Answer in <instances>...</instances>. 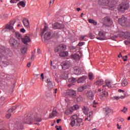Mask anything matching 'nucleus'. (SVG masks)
<instances>
[{
    "label": "nucleus",
    "mask_w": 130,
    "mask_h": 130,
    "mask_svg": "<svg viewBox=\"0 0 130 130\" xmlns=\"http://www.w3.org/2000/svg\"><path fill=\"white\" fill-rule=\"evenodd\" d=\"M67 50V46L63 44H61L54 48V52H57L61 57L68 56L69 53L67 51H64Z\"/></svg>",
    "instance_id": "nucleus-1"
},
{
    "label": "nucleus",
    "mask_w": 130,
    "mask_h": 130,
    "mask_svg": "<svg viewBox=\"0 0 130 130\" xmlns=\"http://www.w3.org/2000/svg\"><path fill=\"white\" fill-rule=\"evenodd\" d=\"M15 37L18 39V40H20V39H21V41L22 43L24 44H25V45L28 46L29 42H31V39H30V37L28 36H25L23 38H22V35L20 34V32L16 31L15 33Z\"/></svg>",
    "instance_id": "nucleus-2"
},
{
    "label": "nucleus",
    "mask_w": 130,
    "mask_h": 130,
    "mask_svg": "<svg viewBox=\"0 0 130 130\" xmlns=\"http://www.w3.org/2000/svg\"><path fill=\"white\" fill-rule=\"evenodd\" d=\"M117 9L119 13H124L126 10L129 9V4L125 2H122L120 4Z\"/></svg>",
    "instance_id": "nucleus-3"
},
{
    "label": "nucleus",
    "mask_w": 130,
    "mask_h": 130,
    "mask_svg": "<svg viewBox=\"0 0 130 130\" xmlns=\"http://www.w3.org/2000/svg\"><path fill=\"white\" fill-rule=\"evenodd\" d=\"M9 52V49H6L3 46H0V57L6 56Z\"/></svg>",
    "instance_id": "nucleus-4"
},
{
    "label": "nucleus",
    "mask_w": 130,
    "mask_h": 130,
    "mask_svg": "<svg viewBox=\"0 0 130 130\" xmlns=\"http://www.w3.org/2000/svg\"><path fill=\"white\" fill-rule=\"evenodd\" d=\"M71 66V62L70 61H64L61 63V66L62 70H68Z\"/></svg>",
    "instance_id": "nucleus-5"
},
{
    "label": "nucleus",
    "mask_w": 130,
    "mask_h": 130,
    "mask_svg": "<svg viewBox=\"0 0 130 130\" xmlns=\"http://www.w3.org/2000/svg\"><path fill=\"white\" fill-rule=\"evenodd\" d=\"M102 21L103 22V25L106 26V27H109V23H110V21H111V19L109 17H105V18H103Z\"/></svg>",
    "instance_id": "nucleus-6"
},
{
    "label": "nucleus",
    "mask_w": 130,
    "mask_h": 130,
    "mask_svg": "<svg viewBox=\"0 0 130 130\" xmlns=\"http://www.w3.org/2000/svg\"><path fill=\"white\" fill-rule=\"evenodd\" d=\"M52 28L56 30V29H63L64 28V25L56 22L52 24Z\"/></svg>",
    "instance_id": "nucleus-7"
},
{
    "label": "nucleus",
    "mask_w": 130,
    "mask_h": 130,
    "mask_svg": "<svg viewBox=\"0 0 130 130\" xmlns=\"http://www.w3.org/2000/svg\"><path fill=\"white\" fill-rule=\"evenodd\" d=\"M96 39H98V40H105V33H104V31H100L96 37Z\"/></svg>",
    "instance_id": "nucleus-8"
},
{
    "label": "nucleus",
    "mask_w": 130,
    "mask_h": 130,
    "mask_svg": "<svg viewBox=\"0 0 130 130\" xmlns=\"http://www.w3.org/2000/svg\"><path fill=\"white\" fill-rule=\"evenodd\" d=\"M110 0H98V3L100 6H108Z\"/></svg>",
    "instance_id": "nucleus-9"
},
{
    "label": "nucleus",
    "mask_w": 130,
    "mask_h": 130,
    "mask_svg": "<svg viewBox=\"0 0 130 130\" xmlns=\"http://www.w3.org/2000/svg\"><path fill=\"white\" fill-rule=\"evenodd\" d=\"M67 94L68 95H69V96H70V97L73 98V99H74L77 95V93H76V91L72 89L68 90V91H67Z\"/></svg>",
    "instance_id": "nucleus-10"
},
{
    "label": "nucleus",
    "mask_w": 130,
    "mask_h": 130,
    "mask_svg": "<svg viewBox=\"0 0 130 130\" xmlns=\"http://www.w3.org/2000/svg\"><path fill=\"white\" fill-rule=\"evenodd\" d=\"M72 117V120L70 123V125H71V126H75V124H76V121L78 120L79 118L78 117L77 115H74Z\"/></svg>",
    "instance_id": "nucleus-11"
},
{
    "label": "nucleus",
    "mask_w": 130,
    "mask_h": 130,
    "mask_svg": "<svg viewBox=\"0 0 130 130\" xmlns=\"http://www.w3.org/2000/svg\"><path fill=\"white\" fill-rule=\"evenodd\" d=\"M9 42L11 46H15V45H17V44H18L17 40L14 38H11L9 39Z\"/></svg>",
    "instance_id": "nucleus-12"
},
{
    "label": "nucleus",
    "mask_w": 130,
    "mask_h": 130,
    "mask_svg": "<svg viewBox=\"0 0 130 130\" xmlns=\"http://www.w3.org/2000/svg\"><path fill=\"white\" fill-rule=\"evenodd\" d=\"M34 118L35 121H38V122H40L42 120L41 117L39 116V115L37 113L34 114Z\"/></svg>",
    "instance_id": "nucleus-13"
},
{
    "label": "nucleus",
    "mask_w": 130,
    "mask_h": 130,
    "mask_svg": "<svg viewBox=\"0 0 130 130\" xmlns=\"http://www.w3.org/2000/svg\"><path fill=\"white\" fill-rule=\"evenodd\" d=\"M74 73L75 75H81L82 74V70L78 67H75L74 68Z\"/></svg>",
    "instance_id": "nucleus-14"
},
{
    "label": "nucleus",
    "mask_w": 130,
    "mask_h": 130,
    "mask_svg": "<svg viewBox=\"0 0 130 130\" xmlns=\"http://www.w3.org/2000/svg\"><path fill=\"white\" fill-rule=\"evenodd\" d=\"M44 38L45 40H49V39L51 38V32H50V31L45 32Z\"/></svg>",
    "instance_id": "nucleus-15"
},
{
    "label": "nucleus",
    "mask_w": 130,
    "mask_h": 130,
    "mask_svg": "<svg viewBox=\"0 0 130 130\" xmlns=\"http://www.w3.org/2000/svg\"><path fill=\"white\" fill-rule=\"evenodd\" d=\"M22 22L23 23V25L26 28H30L29 23V20L27 18H24L22 20Z\"/></svg>",
    "instance_id": "nucleus-16"
},
{
    "label": "nucleus",
    "mask_w": 130,
    "mask_h": 130,
    "mask_svg": "<svg viewBox=\"0 0 130 130\" xmlns=\"http://www.w3.org/2000/svg\"><path fill=\"white\" fill-rule=\"evenodd\" d=\"M126 22V18L125 17H122L118 19V23L120 24L122 26H123L125 22Z\"/></svg>",
    "instance_id": "nucleus-17"
},
{
    "label": "nucleus",
    "mask_w": 130,
    "mask_h": 130,
    "mask_svg": "<svg viewBox=\"0 0 130 130\" xmlns=\"http://www.w3.org/2000/svg\"><path fill=\"white\" fill-rule=\"evenodd\" d=\"M17 6L18 8H19L20 9H21V7H20V6H21L22 8H25V7H26V1L23 0L22 1L19 2L18 3Z\"/></svg>",
    "instance_id": "nucleus-18"
},
{
    "label": "nucleus",
    "mask_w": 130,
    "mask_h": 130,
    "mask_svg": "<svg viewBox=\"0 0 130 130\" xmlns=\"http://www.w3.org/2000/svg\"><path fill=\"white\" fill-rule=\"evenodd\" d=\"M87 79V76H83L82 77L79 78L77 80V83H84V82H85L86 80Z\"/></svg>",
    "instance_id": "nucleus-19"
},
{
    "label": "nucleus",
    "mask_w": 130,
    "mask_h": 130,
    "mask_svg": "<svg viewBox=\"0 0 130 130\" xmlns=\"http://www.w3.org/2000/svg\"><path fill=\"white\" fill-rule=\"evenodd\" d=\"M76 126H81V125H83V120L81 118H78L76 121Z\"/></svg>",
    "instance_id": "nucleus-20"
},
{
    "label": "nucleus",
    "mask_w": 130,
    "mask_h": 130,
    "mask_svg": "<svg viewBox=\"0 0 130 130\" xmlns=\"http://www.w3.org/2000/svg\"><path fill=\"white\" fill-rule=\"evenodd\" d=\"M87 96L88 97L90 100H93V99H94V94H93V92L91 91H88Z\"/></svg>",
    "instance_id": "nucleus-21"
},
{
    "label": "nucleus",
    "mask_w": 130,
    "mask_h": 130,
    "mask_svg": "<svg viewBox=\"0 0 130 130\" xmlns=\"http://www.w3.org/2000/svg\"><path fill=\"white\" fill-rule=\"evenodd\" d=\"M46 82L48 84L49 89H52V88H53V85L52 84V82H51V81H50V79H47L46 80Z\"/></svg>",
    "instance_id": "nucleus-22"
},
{
    "label": "nucleus",
    "mask_w": 130,
    "mask_h": 130,
    "mask_svg": "<svg viewBox=\"0 0 130 130\" xmlns=\"http://www.w3.org/2000/svg\"><path fill=\"white\" fill-rule=\"evenodd\" d=\"M122 36L126 38L127 39H129L130 38V33L129 32L126 31L125 32L122 33Z\"/></svg>",
    "instance_id": "nucleus-23"
},
{
    "label": "nucleus",
    "mask_w": 130,
    "mask_h": 130,
    "mask_svg": "<svg viewBox=\"0 0 130 130\" xmlns=\"http://www.w3.org/2000/svg\"><path fill=\"white\" fill-rule=\"evenodd\" d=\"M74 100H75V101H76V102H81V101H83V98H82V96H78L76 95H75V96L74 97V98H73Z\"/></svg>",
    "instance_id": "nucleus-24"
},
{
    "label": "nucleus",
    "mask_w": 130,
    "mask_h": 130,
    "mask_svg": "<svg viewBox=\"0 0 130 130\" xmlns=\"http://www.w3.org/2000/svg\"><path fill=\"white\" fill-rule=\"evenodd\" d=\"M1 68H6V67H8L9 66V62L5 61H2L0 62Z\"/></svg>",
    "instance_id": "nucleus-25"
},
{
    "label": "nucleus",
    "mask_w": 130,
    "mask_h": 130,
    "mask_svg": "<svg viewBox=\"0 0 130 130\" xmlns=\"http://www.w3.org/2000/svg\"><path fill=\"white\" fill-rule=\"evenodd\" d=\"M28 50V47L27 46L22 47L20 49V51L22 54H25L26 52H27V50Z\"/></svg>",
    "instance_id": "nucleus-26"
},
{
    "label": "nucleus",
    "mask_w": 130,
    "mask_h": 130,
    "mask_svg": "<svg viewBox=\"0 0 130 130\" xmlns=\"http://www.w3.org/2000/svg\"><path fill=\"white\" fill-rule=\"evenodd\" d=\"M104 83V81H103L102 79L101 80H99L98 81H96L94 84L95 85H98V86H101L102 85H103Z\"/></svg>",
    "instance_id": "nucleus-27"
},
{
    "label": "nucleus",
    "mask_w": 130,
    "mask_h": 130,
    "mask_svg": "<svg viewBox=\"0 0 130 130\" xmlns=\"http://www.w3.org/2000/svg\"><path fill=\"white\" fill-rule=\"evenodd\" d=\"M72 57L75 59V60H79L80 59V55L74 54L72 55Z\"/></svg>",
    "instance_id": "nucleus-28"
},
{
    "label": "nucleus",
    "mask_w": 130,
    "mask_h": 130,
    "mask_svg": "<svg viewBox=\"0 0 130 130\" xmlns=\"http://www.w3.org/2000/svg\"><path fill=\"white\" fill-rule=\"evenodd\" d=\"M57 115V112L56 111H53L51 114L49 115L50 118H52L54 116H56Z\"/></svg>",
    "instance_id": "nucleus-29"
},
{
    "label": "nucleus",
    "mask_w": 130,
    "mask_h": 130,
    "mask_svg": "<svg viewBox=\"0 0 130 130\" xmlns=\"http://www.w3.org/2000/svg\"><path fill=\"white\" fill-rule=\"evenodd\" d=\"M104 110L105 111V114L106 115H109V113L111 112V110L108 107L105 108Z\"/></svg>",
    "instance_id": "nucleus-30"
},
{
    "label": "nucleus",
    "mask_w": 130,
    "mask_h": 130,
    "mask_svg": "<svg viewBox=\"0 0 130 130\" xmlns=\"http://www.w3.org/2000/svg\"><path fill=\"white\" fill-rule=\"evenodd\" d=\"M85 89H87V86L80 87L78 88V90L79 91V92H83V91H84V90H85Z\"/></svg>",
    "instance_id": "nucleus-31"
},
{
    "label": "nucleus",
    "mask_w": 130,
    "mask_h": 130,
    "mask_svg": "<svg viewBox=\"0 0 130 130\" xmlns=\"http://www.w3.org/2000/svg\"><path fill=\"white\" fill-rule=\"evenodd\" d=\"M82 109L83 113L85 114H88V108H87V107L83 106Z\"/></svg>",
    "instance_id": "nucleus-32"
},
{
    "label": "nucleus",
    "mask_w": 130,
    "mask_h": 130,
    "mask_svg": "<svg viewBox=\"0 0 130 130\" xmlns=\"http://www.w3.org/2000/svg\"><path fill=\"white\" fill-rule=\"evenodd\" d=\"M122 86L123 87H125V86H127V84L128 83L127 82V80L126 79H124L122 82Z\"/></svg>",
    "instance_id": "nucleus-33"
},
{
    "label": "nucleus",
    "mask_w": 130,
    "mask_h": 130,
    "mask_svg": "<svg viewBox=\"0 0 130 130\" xmlns=\"http://www.w3.org/2000/svg\"><path fill=\"white\" fill-rule=\"evenodd\" d=\"M102 97H107L108 96V92L103 91L101 94Z\"/></svg>",
    "instance_id": "nucleus-34"
},
{
    "label": "nucleus",
    "mask_w": 130,
    "mask_h": 130,
    "mask_svg": "<svg viewBox=\"0 0 130 130\" xmlns=\"http://www.w3.org/2000/svg\"><path fill=\"white\" fill-rule=\"evenodd\" d=\"M69 82H71L72 83H76L77 82V79L72 77L69 79Z\"/></svg>",
    "instance_id": "nucleus-35"
},
{
    "label": "nucleus",
    "mask_w": 130,
    "mask_h": 130,
    "mask_svg": "<svg viewBox=\"0 0 130 130\" xmlns=\"http://www.w3.org/2000/svg\"><path fill=\"white\" fill-rule=\"evenodd\" d=\"M16 109H17V107L16 106H13L11 108H10L8 110V112H13V111L16 110Z\"/></svg>",
    "instance_id": "nucleus-36"
},
{
    "label": "nucleus",
    "mask_w": 130,
    "mask_h": 130,
    "mask_svg": "<svg viewBox=\"0 0 130 130\" xmlns=\"http://www.w3.org/2000/svg\"><path fill=\"white\" fill-rule=\"evenodd\" d=\"M46 31H47V26H45L44 27V29L43 30L41 34V36L42 37L43 36V34H44V33H45V32H46Z\"/></svg>",
    "instance_id": "nucleus-37"
},
{
    "label": "nucleus",
    "mask_w": 130,
    "mask_h": 130,
    "mask_svg": "<svg viewBox=\"0 0 130 130\" xmlns=\"http://www.w3.org/2000/svg\"><path fill=\"white\" fill-rule=\"evenodd\" d=\"M6 29H9V30H12V29H14V27H13L11 24L6 25Z\"/></svg>",
    "instance_id": "nucleus-38"
},
{
    "label": "nucleus",
    "mask_w": 130,
    "mask_h": 130,
    "mask_svg": "<svg viewBox=\"0 0 130 130\" xmlns=\"http://www.w3.org/2000/svg\"><path fill=\"white\" fill-rule=\"evenodd\" d=\"M124 96L123 95H121L120 98H119L118 96H115L114 97V99H116V100H118V99H119V98H122V99H123V98L126 97V95H125V93L124 94Z\"/></svg>",
    "instance_id": "nucleus-39"
},
{
    "label": "nucleus",
    "mask_w": 130,
    "mask_h": 130,
    "mask_svg": "<svg viewBox=\"0 0 130 130\" xmlns=\"http://www.w3.org/2000/svg\"><path fill=\"white\" fill-rule=\"evenodd\" d=\"M12 116V112H9L8 111V113L6 115V117L8 119L10 118Z\"/></svg>",
    "instance_id": "nucleus-40"
},
{
    "label": "nucleus",
    "mask_w": 130,
    "mask_h": 130,
    "mask_svg": "<svg viewBox=\"0 0 130 130\" xmlns=\"http://www.w3.org/2000/svg\"><path fill=\"white\" fill-rule=\"evenodd\" d=\"M79 108H80V107L79 106V105H76L72 107V110H77V109H79Z\"/></svg>",
    "instance_id": "nucleus-41"
},
{
    "label": "nucleus",
    "mask_w": 130,
    "mask_h": 130,
    "mask_svg": "<svg viewBox=\"0 0 130 130\" xmlns=\"http://www.w3.org/2000/svg\"><path fill=\"white\" fill-rule=\"evenodd\" d=\"M87 116L89 117V118H91L93 117V111H90L89 112Z\"/></svg>",
    "instance_id": "nucleus-42"
},
{
    "label": "nucleus",
    "mask_w": 130,
    "mask_h": 130,
    "mask_svg": "<svg viewBox=\"0 0 130 130\" xmlns=\"http://www.w3.org/2000/svg\"><path fill=\"white\" fill-rule=\"evenodd\" d=\"M88 78H89V80H92V79H93V73H89L88 74Z\"/></svg>",
    "instance_id": "nucleus-43"
},
{
    "label": "nucleus",
    "mask_w": 130,
    "mask_h": 130,
    "mask_svg": "<svg viewBox=\"0 0 130 130\" xmlns=\"http://www.w3.org/2000/svg\"><path fill=\"white\" fill-rule=\"evenodd\" d=\"M15 23H16V20L11 21L9 22V24L13 26H14V25Z\"/></svg>",
    "instance_id": "nucleus-44"
},
{
    "label": "nucleus",
    "mask_w": 130,
    "mask_h": 130,
    "mask_svg": "<svg viewBox=\"0 0 130 130\" xmlns=\"http://www.w3.org/2000/svg\"><path fill=\"white\" fill-rule=\"evenodd\" d=\"M106 87L108 88H111V85L110 84V82H106Z\"/></svg>",
    "instance_id": "nucleus-45"
},
{
    "label": "nucleus",
    "mask_w": 130,
    "mask_h": 130,
    "mask_svg": "<svg viewBox=\"0 0 130 130\" xmlns=\"http://www.w3.org/2000/svg\"><path fill=\"white\" fill-rule=\"evenodd\" d=\"M30 118V116H29ZM28 118V121H26L27 123H28V124H32V121L31 120V119H30V118Z\"/></svg>",
    "instance_id": "nucleus-46"
},
{
    "label": "nucleus",
    "mask_w": 130,
    "mask_h": 130,
    "mask_svg": "<svg viewBox=\"0 0 130 130\" xmlns=\"http://www.w3.org/2000/svg\"><path fill=\"white\" fill-rule=\"evenodd\" d=\"M121 111L124 112V113H125V112L127 111V108H126L125 107H124L123 109L121 110Z\"/></svg>",
    "instance_id": "nucleus-47"
},
{
    "label": "nucleus",
    "mask_w": 130,
    "mask_h": 130,
    "mask_svg": "<svg viewBox=\"0 0 130 130\" xmlns=\"http://www.w3.org/2000/svg\"><path fill=\"white\" fill-rule=\"evenodd\" d=\"M84 44H85V42H80L77 45L78 46H83Z\"/></svg>",
    "instance_id": "nucleus-48"
},
{
    "label": "nucleus",
    "mask_w": 130,
    "mask_h": 130,
    "mask_svg": "<svg viewBox=\"0 0 130 130\" xmlns=\"http://www.w3.org/2000/svg\"><path fill=\"white\" fill-rule=\"evenodd\" d=\"M85 37H86V36H81L79 38V40L80 41H83V40H84V39H85Z\"/></svg>",
    "instance_id": "nucleus-49"
},
{
    "label": "nucleus",
    "mask_w": 130,
    "mask_h": 130,
    "mask_svg": "<svg viewBox=\"0 0 130 130\" xmlns=\"http://www.w3.org/2000/svg\"><path fill=\"white\" fill-rule=\"evenodd\" d=\"M55 128H56V130H61L62 128H61V126H59V128H58V126L56 125L55 126Z\"/></svg>",
    "instance_id": "nucleus-50"
},
{
    "label": "nucleus",
    "mask_w": 130,
    "mask_h": 130,
    "mask_svg": "<svg viewBox=\"0 0 130 130\" xmlns=\"http://www.w3.org/2000/svg\"><path fill=\"white\" fill-rule=\"evenodd\" d=\"M89 38H91V39H94V35H93V34H89Z\"/></svg>",
    "instance_id": "nucleus-51"
},
{
    "label": "nucleus",
    "mask_w": 130,
    "mask_h": 130,
    "mask_svg": "<svg viewBox=\"0 0 130 130\" xmlns=\"http://www.w3.org/2000/svg\"><path fill=\"white\" fill-rule=\"evenodd\" d=\"M95 20H94V19H89L88 20V22L89 23H90V24H93V22Z\"/></svg>",
    "instance_id": "nucleus-52"
},
{
    "label": "nucleus",
    "mask_w": 130,
    "mask_h": 130,
    "mask_svg": "<svg viewBox=\"0 0 130 130\" xmlns=\"http://www.w3.org/2000/svg\"><path fill=\"white\" fill-rule=\"evenodd\" d=\"M16 0H10L11 4H17V2H16Z\"/></svg>",
    "instance_id": "nucleus-53"
},
{
    "label": "nucleus",
    "mask_w": 130,
    "mask_h": 130,
    "mask_svg": "<svg viewBox=\"0 0 130 130\" xmlns=\"http://www.w3.org/2000/svg\"><path fill=\"white\" fill-rule=\"evenodd\" d=\"M20 32H21V33H25L26 32V30L24 28H21L20 29Z\"/></svg>",
    "instance_id": "nucleus-54"
},
{
    "label": "nucleus",
    "mask_w": 130,
    "mask_h": 130,
    "mask_svg": "<svg viewBox=\"0 0 130 130\" xmlns=\"http://www.w3.org/2000/svg\"><path fill=\"white\" fill-rule=\"evenodd\" d=\"M91 118L89 117L88 116H87V117H86L85 119V120H87L88 121H90L91 120Z\"/></svg>",
    "instance_id": "nucleus-55"
},
{
    "label": "nucleus",
    "mask_w": 130,
    "mask_h": 130,
    "mask_svg": "<svg viewBox=\"0 0 130 130\" xmlns=\"http://www.w3.org/2000/svg\"><path fill=\"white\" fill-rule=\"evenodd\" d=\"M53 3H54V0H50L49 2V5L50 6V5H51V4H53Z\"/></svg>",
    "instance_id": "nucleus-56"
},
{
    "label": "nucleus",
    "mask_w": 130,
    "mask_h": 130,
    "mask_svg": "<svg viewBox=\"0 0 130 130\" xmlns=\"http://www.w3.org/2000/svg\"><path fill=\"white\" fill-rule=\"evenodd\" d=\"M117 126L118 129H120V128H121V126H119V123L117 124Z\"/></svg>",
    "instance_id": "nucleus-57"
},
{
    "label": "nucleus",
    "mask_w": 130,
    "mask_h": 130,
    "mask_svg": "<svg viewBox=\"0 0 130 130\" xmlns=\"http://www.w3.org/2000/svg\"><path fill=\"white\" fill-rule=\"evenodd\" d=\"M110 10H111V11H114V7L112 6L110 7Z\"/></svg>",
    "instance_id": "nucleus-58"
},
{
    "label": "nucleus",
    "mask_w": 130,
    "mask_h": 130,
    "mask_svg": "<svg viewBox=\"0 0 130 130\" xmlns=\"http://www.w3.org/2000/svg\"><path fill=\"white\" fill-rule=\"evenodd\" d=\"M118 92H122V93H124V90L121 89H118Z\"/></svg>",
    "instance_id": "nucleus-59"
},
{
    "label": "nucleus",
    "mask_w": 130,
    "mask_h": 130,
    "mask_svg": "<svg viewBox=\"0 0 130 130\" xmlns=\"http://www.w3.org/2000/svg\"><path fill=\"white\" fill-rule=\"evenodd\" d=\"M41 77L42 79V80H43L44 79V74H43V73H42L41 75Z\"/></svg>",
    "instance_id": "nucleus-60"
},
{
    "label": "nucleus",
    "mask_w": 130,
    "mask_h": 130,
    "mask_svg": "<svg viewBox=\"0 0 130 130\" xmlns=\"http://www.w3.org/2000/svg\"><path fill=\"white\" fill-rule=\"evenodd\" d=\"M31 60H34V54L31 55Z\"/></svg>",
    "instance_id": "nucleus-61"
},
{
    "label": "nucleus",
    "mask_w": 130,
    "mask_h": 130,
    "mask_svg": "<svg viewBox=\"0 0 130 130\" xmlns=\"http://www.w3.org/2000/svg\"><path fill=\"white\" fill-rule=\"evenodd\" d=\"M93 25L96 26L97 25V22L95 21V20L92 23Z\"/></svg>",
    "instance_id": "nucleus-62"
},
{
    "label": "nucleus",
    "mask_w": 130,
    "mask_h": 130,
    "mask_svg": "<svg viewBox=\"0 0 130 130\" xmlns=\"http://www.w3.org/2000/svg\"><path fill=\"white\" fill-rule=\"evenodd\" d=\"M27 66L28 67V68H30V67H31V63L30 62H28L27 64Z\"/></svg>",
    "instance_id": "nucleus-63"
},
{
    "label": "nucleus",
    "mask_w": 130,
    "mask_h": 130,
    "mask_svg": "<svg viewBox=\"0 0 130 130\" xmlns=\"http://www.w3.org/2000/svg\"><path fill=\"white\" fill-rule=\"evenodd\" d=\"M124 43L127 45L128 43H129V42H128V41H124Z\"/></svg>",
    "instance_id": "nucleus-64"
}]
</instances>
